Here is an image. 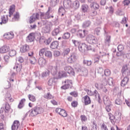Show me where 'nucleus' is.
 <instances>
[{
    "label": "nucleus",
    "mask_w": 130,
    "mask_h": 130,
    "mask_svg": "<svg viewBox=\"0 0 130 130\" xmlns=\"http://www.w3.org/2000/svg\"><path fill=\"white\" fill-rule=\"evenodd\" d=\"M117 49L118 51H122L124 49V46L122 45H119L117 47Z\"/></svg>",
    "instance_id": "69168bd1"
},
{
    "label": "nucleus",
    "mask_w": 130,
    "mask_h": 130,
    "mask_svg": "<svg viewBox=\"0 0 130 130\" xmlns=\"http://www.w3.org/2000/svg\"><path fill=\"white\" fill-rule=\"evenodd\" d=\"M25 102H26V99H21L18 105V108L19 109H22V108H23V107H24V106H25V104L24 103H25Z\"/></svg>",
    "instance_id": "b1692460"
},
{
    "label": "nucleus",
    "mask_w": 130,
    "mask_h": 130,
    "mask_svg": "<svg viewBox=\"0 0 130 130\" xmlns=\"http://www.w3.org/2000/svg\"><path fill=\"white\" fill-rule=\"evenodd\" d=\"M50 31V24H47L46 26L44 27L42 29V31L44 33H49Z\"/></svg>",
    "instance_id": "a878e982"
},
{
    "label": "nucleus",
    "mask_w": 130,
    "mask_h": 130,
    "mask_svg": "<svg viewBox=\"0 0 130 130\" xmlns=\"http://www.w3.org/2000/svg\"><path fill=\"white\" fill-rule=\"evenodd\" d=\"M82 99H84L85 105H89L91 103V99L88 95H85Z\"/></svg>",
    "instance_id": "aec40b11"
},
{
    "label": "nucleus",
    "mask_w": 130,
    "mask_h": 130,
    "mask_svg": "<svg viewBox=\"0 0 130 130\" xmlns=\"http://www.w3.org/2000/svg\"><path fill=\"white\" fill-rule=\"evenodd\" d=\"M73 5V8L74 9H76V10L77 9H79L80 8V2L79 1H75L73 3H72Z\"/></svg>",
    "instance_id": "f704fd0d"
},
{
    "label": "nucleus",
    "mask_w": 130,
    "mask_h": 130,
    "mask_svg": "<svg viewBox=\"0 0 130 130\" xmlns=\"http://www.w3.org/2000/svg\"><path fill=\"white\" fill-rule=\"evenodd\" d=\"M64 83L66 84V86L68 87V89L70 88V89H72L73 87V82L71 80H67L64 81Z\"/></svg>",
    "instance_id": "bb28decb"
},
{
    "label": "nucleus",
    "mask_w": 130,
    "mask_h": 130,
    "mask_svg": "<svg viewBox=\"0 0 130 130\" xmlns=\"http://www.w3.org/2000/svg\"><path fill=\"white\" fill-rule=\"evenodd\" d=\"M108 115L111 123L113 124L114 123V119H115V117L114 116V115L112 114L111 113H109Z\"/></svg>",
    "instance_id": "c9c22d12"
},
{
    "label": "nucleus",
    "mask_w": 130,
    "mask_h": 130,
    "mask_svg": "<svg viewBox=\"0 0 130 130\" xmlns=\"http://www.w3.org/2000/svg\"><path fill=\"white\" fill-rule=\"evenodd\" d=\"M44 111V109L43 108L36 106L30 110V115H31V116H36V115H38V114L43 113Z\"/></svg>",
    "instance_id": "f257e3e1"
},
{
    "label": "nucleus",
    "mask_w": 130,
    "mask_h": 130,
    "mask_svg": "<svg viewBox=\"0 0 130 130\" xmlns=\"http://www.w3.org/2000/svg\"><path fill=\"white\" fill-rule=\"evenodd\" d=\"M38 19H39V17H30L29 23L30 24H32V23H33L36 20H37Z\"/></svg>",
    "instance_id": "13d9d810"
},
{
    "label": "nucleus",
    "mask_w": 130,
    "mask_h": 130,
    "mask_svg": "<svg viewBox=\"0 0 130 130\" xmlns=\"http://www.w3.org/2000/svg\"><path fill=\"white\" fill-rule=\"evenodd\" d=\"M94 34H96L98 36H99L101 34V27H96L94 29Z\"/></svg>",
    "instance_id": "ea45409f"
},
{
    "label": "nucleus",
    "mask_w": 130,
    "mask_h": 130,
    "mask_svg": "<svg viewBox=\"0 0 130 130\" xmlns=\"http://www.w3.org/2000/svg\"><path fill=\"white\" fill-rule=\"evenodd\" d=\"M87 32L88 31L87 30H83L80 29L77 32L76 35L78 36V37H80V38H84Z\"/></svg>",
    "instance_id": "1a4fd4ad"
},
{
    "label": "nucleus",
    "mask_w": 130,
    "mask_h": 130,
    "mask_svg": "<svg viewBox=\"0 0 130 130\" xmlns=\"http://www.w3.org/2000/svg\"><path fill=\"white\" fill-rule=\"evenodd\" d=\"M87 43L89 44H97L98 43V41L96 38L92 35H88L87 36L85 39Z\"/></svg>",
    "instance_id": "7ed1b4c3"
},
{
    "label": "nucleus",
    "mask_w": 130,
    "mask_h": 130,
    "mask_svg": "<svg viewBox=\"0 0 130 130\" xmlns=\"http://www.w3.org/2000/svg\"><path fill=\"white\" fill-rule=\"evenodd\" d=\"M104 82H105V83H110V82L112 83L113 79L111 77H109V78H108V80H107V78L104 77Z\"/></svg>",
    "instance_id": "603ef678"
},
{
    "label": "nucleus",
    "mask_w": 130,
    "mask_h": 130,
    "mask_svg": "<svg viewBox=\"0 0 130 130\" xmlns=\"http://www.w3.org/2000/svg\"><path fill=\"white\" fill-rule=\"evenodd\" d=\"M54 83H55L54 78H50L48 81V86H52Z\"/></svg>",
    "instance_id": "3c124183"
},
{
    "label": "nucleus",
    "mask_w": 130,
    "mask_h": 130,
    "mask_svg": "<svg viewBox=\"0 0 130 130\" xmlns=\"http://www.w3.org/2000/svg\"><path fill=\"white\" fill-rule=\"evenodd\" d=\"M90 8L92 10H98L99 9V5L96 3L93 2L90 4Z\"/></svg>",
    "instance_id": "c85d7f7f"
},
{
    "label": "nucleus",
    "mask_w": 130,
    "mask_h": 130,
    "mask_svg": "<svg viewBox=\"0 0 130 130\" xmlns=\"http://www.w3.org/2000/svg\"><path fill=\"white\" fill-rule=\"evenodd\" d=\"M71 37V34L70 32H65L62 37V39H69Z\"/></svg>",
    "instance_id": "c03bdc74"
},
{
    "label": "nucleus",
    "mask_w": 130,
    "mask_h": 130,
    "mask_svg": "<svg viewBox=\"0 0 130 130\" xmlns=\"http://www.w3.org/2000/svg\"><path fill=\"white\" fill-rule=\"evenodd\" d=\"M128 80H129L128 76H125V77L121 81V86L122 87H124L126 85H127Z\"/></svg>",
    "instance_id": "2eb2a0df"
},
{
    "label": "nucleus",
    "mask_w": 130,
    "mask_h": 130,
    "mask_svg": "<svg viewBox=\"0 0 130 130\" xmlns=\"http://www.w3.org/2000/svg\"><path fill=\"white\" fill-rule=\"evenodd\" d=\"M2 22H0L1 25H3V24H6L7 22H8V17H1Z\"/></svg>",
    "instance_id": "a19ab883"
},
{
    "label": "nucleus",
    "mask_w": 130,
    "mask_h": 130,
    "mask_svg": "<svg viewBox=\"0 0 130 130\" xmlns=\"http://www.w3.org/2000/svg\"><path fill=\"white\" fill-rule=\"evenodd\" d=\"M33 35L35 39L37 40V41H39V39L41 37V34L40 32H35L33 33Z\"/></svg>",
    "instance_id": "2f4dec72"
},
{
    "label": "nucleus",
    "mask_w": 130,
    "mask_h": 130,
    "mask_svg": "<svg viewBox=\"0 0 130 130\" xmlns=\"http://www.w3.org/2000/svg\"><path fill=\"white\" fill-rule=\"evenodd\" d=\"M103 101L105 105H109L111 103L110 102V100H109V98L107 95H105L103 97Z\"/></svg>",
    "instance_id": "393cba45"
},
{
    "label": "nucleus",
    "mask_w": 130,
    "mask_h": 130,
    "mask_svg": "<svg viewBox=\"0 0 130 130\" xmlns=\"http://www.w3.org/2000/svg\"><path fill=\"white\" fill-rule=\"evenodd\" d=\"M83 64H86V66L89 67L92 64V61L84 59L83 60Z\"/></svg>",
    "instance_id": "49530a36"
},
{
    "label": "nucleus",
    "mask_w": 130,
    "mask_h": 130,
    "mask_svg": "<svg viewBox=\"0 0 130 130\" xmlns=\"http://www.w3.org/2000/svg\"><path fill=\"white\" fill-rule=\"evenodd\" d=\"M92 19H95V24L96 25V26H99V25H101V24H102V21L103 19H102V17H94L92 18Z\"/></svg>",
    "instance_id": "4be33fe9"
},
{
    "label": "nucleus",
    "mask_w": 130,
    "mask_h": 130,
    "mask_svg": "<svg viewBox=\"0 0 130 130\" xmlns=\"http://www.w3.org/2000/svg\"><path fill=\"white\" fill-rule=\"evenodd\" d=\"M111 74L110 70L109 69H106L104 71V75L106 77H109Z\"/></svg>",
    "instance_id": "6e6d98bb"
},
{
    "label": "nucleus",
    "mask_w": 130,
    "mask_h": 130,
    "mask_svg": "<svg viewBox=\"0 0 130 130\" xmlns=\"http://www.w3.org/2000/svg\"><path fill=\"white\" fill-rule=\"evenodd\" d=\"M81 9L84 13H87L89 10V6L87 4H83L81 6Z\"/></svg>",
    "instance_id": "7c9ffc66"
},
{
    "label": "nucleus",
    "mask_w": 130,
    "mask_h": 130,
    "mask_svg": "<svg viewBox=\"0 0 130 130\" xmlns=\"http://www.w3.org/2000/svg\"><path fill=\"white\" fill-rule=\"evenodd\" d=\"M51 8L49 7L48 10L47 12H41L40 11L38 12V13H36L35 17H48L49 16V14H50V10Z\"/></svg>",
    "instance_id": "39448f33"
},
{
    "label": "nucleus",
    "mask_w": 130,
    "mask_h": 130,
    "mask_svg": "<svg viewBox=\"0 0 130 130\" xmlns=\"http://www.w3.org/2000/svg\"><path fill=\"white\" fill-rule=\"evenodd\" d=\"M20 126V121L19 120H15L11 126L12 130H17Z\"/></svg>",
    "instance_id": "9b49d317"
},
{
    "label": "nucleus",
    "mask_w": 130,
    "mask_h": 130,
    "mask_svg": "<svg viewBox=\"0 0 130 130\" xmlns=\"http://www.w3.org/2000/svg\"><path fill=\"white\" fill-rule=\"evenodd\" d=\"M10 105L8 103L6 104V105H5V112H9V111H10Z\"/></svg>",
    "instance_id": "0e129e2a"
},
{
    "label": "nucleus",
    "mask_w": 130,
    "mask_h": 130,
    "mask_svg": "<svg viewBox=\"0 0 130 130\" xmlns=\"http://www.w3.org/2000/svg\"><path fill=\"white\" fill-rule=\"evenodd\" d=\"M59 115H61L63 117H67V116H68V113L66 110L62 109V111H61Z\"/></svg>",
    "instance_id": "8fccbe9b"
},
{
    "label": "nucleus",
    "mask_w": 130,
    "mask_h": 130,
    "mask_svg": "<svg viewBox=\"0 0 130 130\" xmlns=\"http://www.w3.org/2000/svg\"><path fill=\"white\" fill-rule=\"evenodd\" d=\"M73 44H74V46L77 47L80 46V45H81V42H79V41H77L76 40H72Z\"/></svg>",
    "instance_id": "a18cd8bd"
},
{
    "label": "nucleus",
    "mask_w": 130,
    "mask_h": 130,
    "mask_svg": "<svg viewBox=\"0 0 130 130\" xmlns=\"http://www.w3.org/2000/svg\"><path fill=\"white\" fill-rule=\"evenodd\" d=\"M75 69L77 70V72H81L83 67H82L79 64H76L75 66Z\"/></svg>",
    "instance_id": "864d4df0"
},
{
    "label": "nucleus",
    "mask_w": 130,
    "mask_h": 130,
    "mask_svg": "<svg viewBox=\"0 0 130 130\" xmlns=\"http://www.w3.org/2000/svg\"><path fill=\"white\" fill-rule=\"evenodd\" d=\"M80 72L82 73V75L84 77H87L88 76V70L86 68L82 67Z\"/></svg>",
    "instance_id": "c756f323"
},
{
    "label": "nucleus",
    "mask_w": 130,
    "mask_h": 130,
    "mask_svg": "<svg viewBox=\"0 0 130 130\" xmlns=\"http://www.w3.org/2000/svg\"><path fill=\"white\" fill-rule=\"evenodd\" d=\"M63 5L64 9H73L74 8L73 2L71 0H64Z\"/></svg>",
    "instance_id": "20e7f679"
},
{
    "label": "nucleus",
    "mask_w": 130,
    "mask_h": 130,
    "mask_svg": "<svg viewBox=\"0 0 130 130\" xmlns=\"http://www.w3.org/2000/svg\"><path fill=\"white\" fill-rule=\"evenodd\" d=\"M123 55L124 56V53L122 51H118V52L116 53V56L118 57L123 56Z\"/></svg>",
    "instance_id": "338daca9"
},
{
    "label": "nucleus",
    "mask_w": 130,
    "mask_h": 130,
    "mask_svg": "<svg viewBox=\"0 0 130 130\" xmlns=\"http://www.w3.org/2000/svg\"><path fill=\"white\" fill-rule=\"evenodd\" d=\"M67 74L66 71H59L58 73V76L57 77V79H61V78H64L65 77H67Z\"/></svg>",
    "instance_id": "6ab92c4d"
},
{
    "label": "nucleus",
    "mask_w": 130,
    "mask_h": 130,
    "mask_svg": "<svg viewBox=\"0 0 130 130\" xmlns=\"http://www.w3.org/2000/svg\"><path fill=\"white\" fill-rule=\"evenodd\" d=\"M59 2V0H51L50 4L52 7H55Z\"/></svg>",
    "instance_id": "5fc2aeb1"
},
{
    "label": "nucleus",
    "mask_w": 130,
    "mask_h": 130,
    "mask_svg": "<svg viewBox=\"0 0 130 130\" xmlns=\"http://www.w3.org/2000/svg\"><path fill=\"white\" fill-rule=\"evenodd\" d=\"M34 36L33 32H31L28 35V36L26 37V41L27 42H33L34 41Z\"/></svg>",
    "instance_id": "412c9836"
},
{
    "label": "nucleus",
    "mask_w": 130,
    "mask_h": 130,
    "mask_svg": "<svg viewBox=\"0 0 130 130\" xmlns=\"http://www.w3.org/2000/svg\"><path fill=\"white\" fill-rule=\"evenodd\" d=\"M16 54H17V52L15 50H11L9 52V55L10 56H11V57L13 56H15Z\"/></svg>",
    "instance_id": "4d7b16f0"
},
{
    "label": "nucleus",
    "mask_w": 130,
    "mask_h": 130,
    "mask_svg": "<svg viewBox=\"0 0 130 130\" xmlns=\"http://www.w3.org/2000/svg\"><path fill=\"white\" fill-rule=\"evenodd\" d=\"M30 50V47L27 44L23 45L21 47H20V52L22 53H25V52H27Z\"/></svg>",
    "instance_id": "9d476101"
},
{
    "label": "nucleus",
    "mask_w": 130,
    "mask_h": 130,
    "mask_svg": "<svg viewBox=\"0 0 130 130\" xmlns=\"http://www.w3.org/2000/svg\"><path fill=\"white\" fill-rule=\"evenodd\" d=\"M91 22L89 20L84 21L82 24L83 28H88L91 26Z\"/></svg>",
    "instance_id": "cd10ccee"
},
{
    "label": "nucleus",
    "mask_w": 130,
    "mask_h": 130,
    "mask_svg": "<svg viewBox=\"0 0 130 130\" xmlns=\"http://www.w3.org/2000/svg\"><path fill=\"white\" fill-rule=\"evenodd\" d=\"M45 56H46V57H48V58L51 59L52 58V53L51 51H47L46 50L45 53Z\"/></svg>",
    "instance_id": "473e14b6"
},
{
    "label": "nucleus",
    "mask_w": 130,
    "mask_h": 130,
    "mask_svg": "<svg viewBox=\"0 0 130 130\" xmlns=\"http://www.w3.org/2000/svg\"><path fill=\"white\" fill-rule=\"evenodd\" d=\"M115 103L117 105H121V104H122V101L120 99H117L115 100Z\"/></svg>",
    "instance_id": "052dcab7"
},
{
    "label": "nucleus",
    "mask_w": 130,
    "mask_h": 130,
    "mask_svg": "<svg viewBox=\"0 0 130 130\" xmlns=\"http://www.w3.org/2000/svg\"><path fill=\"white\" fill-rule=\"evenodd\" d=\"M10 51V47L7 45H4L0 48V53H7Z\"/></svg>",
    "instance_id": "4468645a"
},
{
    "label": "nucleus",
    "mask_w": 130,
    "mask_h": 130,
    "mask_svg": "<svg viewBox=\"0 0 130 130\" xmlns=\"http://www.w3.org/2000/svg\"><path fill=\"white\" fill-rule=\"evenodd\" d=\"M64 70L66 73L71 75V76H75V71H74V69L70 66H66L64 68Z\"/></svg>",
    "instance_id": "0eeeda50"
},
{
    "label": "nucleus",
    "mask_w": 130,
    "mask_h": 130,
    "mask_svg": "<svg viewBox=\"0 0 130 130\" xmlns=\"http://www.w3.org/2000/svg\"><path fill=\"white\" fill-rule=\"evenodd\" d=\"M129 72V70L127 68V64L123 65L121 69V73L122 74V76H128Z\"/></svg>",
    "instance_id": "6e6552de"
},
{
    "label": "nucleus",
    "mask_w": 130,
    "mask_h": 130,
    "mask_svg": "<svg viewBox=\"0 0 130 130\" xmlns=\"http://www.w3.org/2000/svg\"><path fill=\"white\" fill-rule=\"evenodd\" d=\"M50 17H41V21L40 22V24L41 26H44V25H46V24L47 23V19H49Z\"/></svg>",
    "instance_id": "5701e85b"
},
{
    "label": "nucleus",
    "mask_w": 130,
    "mask_h": 130,
    "mask_svg": "<svg viewBox=\"0 0 130 130\" xmlns=\"http://www.w3.org/2000/svg\"><path fill=\"white\" fill-rule=\"evenodd\" d=\"M59 44V42L57 41H54L51 44L50 47L52 49H55L57 48V46H58Z\"/></svg>",
    "instance_id": "a211bd4d"
},
{
    "label": "nucleus",
    "mask_w": 130,
    "mask_h": 130,
    "mask_svg": "<svg viewBox=\"0 0 130 130\" xmlns=\"http://www.w3.org/2000/svg\"><path fill=\"white\" fill-rule=\"evenodd\" d=\"M46 52V48H42V49L40 50L39 51V55L40 56H43L44 55V53L45 54V52Z\"/></svg>",
    "instance_id": "09e8293b"
},
{
    "label": "nucleus",
    "mask_w": 130,
    "mask_h": 130,
    "mask_svg": "<svg viewBox=\"0 0 130 130\" xmlns=\"http://www.w3.org/2000/svg\"><path fill=\"white\" fill-rule=\"evenodd\" d=\"M13 69L14 70L16 69V72H20V71H21V69H22V64L16 63L15 66L14 67Z\"/></svg>",
    "instance_id": "4c0bfd02"
},
{
    "label": "nucleus",
    "mask_w": 130,
    "mask_h": 130,
    "mask_svg": "<svg viewBox=\"0 0 130 130\" xmlns=\"http://www.w3.org/2000/svg\"><path fill=\"white\" fill-rule=\"evenodd\" d=\"M85 91L87 92V95H89V96H94V92H92L91 90L87 89Z\"/></svg>",
    "instance_id": "e2e57ef3"
},
{
    "label": "nucleus",
    "mask_w": 130,
    "mask_h": 130,
    "mask_svg": "<svg viewBox=\"0 0 130 130\" xmlns=\"http://www.w3.org/2000/svg\"><path fill=\"white\" fill-rule=\"evenodd\" d=\"M50 73V71L48 70H46L45 72H43L42 77L43 78H45L47 77V76H49V74Z\"/></svg>",
    "instance_id": "79ce46f5"
},
{
    "label": "nucleus",
    "mask_w": 130,
    "mask_h": 130,
    "mask_svg": "<svg viewBox=\"0 0 130 130\" xmlns=\"http://www.w3.org/2000/svg\"><path fill=\"white\" fill-rule=\"evenodd\" d=\"M28 97L29 100H30V101H32V102H35V101H36V98H35V96L32 94H28Z\"/></svg>",
    "instance_id": "37998d69"
},
{
    "label": "nucleus",
    "mask_w": 130,
    "mask_h": 130,
    "mask_svg": "<svg viewBox=\"0 0 130 130\" xmlns=\"http://www.w3.org/2000/svg\"><path fill=\"white\" fill-rule=\"evenodd\" d=\"M101 128L103 130H108V128L107 126L105 124V123H103L101 125Z\"/></svg>",
    "instance_id": "774afa93"
},
{
    "label": "nucleus",
    "mask_w": 130,
    "mask_h": 130,
    "mask_svg": "<svg viewBox=\"0 0 130 130\" xmlns=\"http://www.w3.org/2000/svg\"><path fill=\"white\" fill-rule=\"evenodd\" d=\"M4 37L6 39H12L14 38V32L11 31L8 33H6L4 35Z\"/></svg>",
    "instance_id": "f3484780"
},
{
    "label": "nucleus",
    "mask_w": 130,
    "mask_h": 130,
    "mask_svg": "<svg viewBox=\"0 0 130 130\" xmlns=\"http://www.w3.org/2000/svg\"><path fill=\"white\" fill-rule=\"evenodd\" d=\"M29 60H30V63L31 64H34L35 62H36V58H35V57H31L29 59Z\"/></svg>",
    "instance_id": "bf43d9fd"
},
{
    "label": "nucleus",
    "mask_w": 130,
    "mask_h": 130,
    "mask_svg": "<svg viewBox=\"0 0 130 130\" xmlns=\"http://www.w3.org/2000/svg\"><path fill=\"white\" fill-rule=\"evenodd\" d=\"M78 49L80 52L82 53H84L86 52V51H88L89 50H92V46H88L86 43H81L78 47Z\"/></svg>",
    "instance_id": "f03ea898"
},
{
    "label": "nucleus",
    "mask_w": 130,
    "mask_h": 130,
    "mask_svg": "<svg viewBox=\"0 0 130 130\" xmlns=\"http://www.w3.org/2000/svg\"><path fill=\"white\" fill-rule=\"evenodd\" d=\"M116 15H117V16H123L124 15V13L122 11V10L118 9V11L116 12Z\"/></svg>",
    "instance_id": "de8ad7c7"
},
{
    "label": "nucleus",
    "mask_w": 130,
    "mask_h": 130,
    "mask_svg": "<svg viewBox=\"0 0 130 130\" xmlns=\"http://www.w3.org/2000/svg\"><path fill=\"white\" fill-rule=\"evenodd\" d=\"M61 32V28H60V26H58L57 27H55L54 30H52L51 34L52 36H56L59 34Z\"/></svg>",
    "instance_id": "f8f14e48"
},
{
    "label": "nucleus",
    "mask_w": 130,
    "mask_h": 130,
    "mask_svg": "<svg viewBox=\"0 0 130 130\" xmlns=\"http://www.w3.org/2000/svg\"><path fill=\"white\" fill-rule=\"evenodd\" d=\"M77 60V55L75 53H72L69 57L68 58L67 61L69 63H74L75 61Z\"/></svg>",
    "instance_id": "423d86ee"
},
{
    "label": "nucleus",
    "mask_w": 130,
    "mask_h": 130,
    "mask_svg": "<svg viewBox=\"0 0 130 130\" xmlns=\"http://www.w3.org/2000/svg\"><path fill=\"white\" fill-rule=\"evenodd\" d=\"M107 105L106 106V111H107V112H110V111H111V104H109V105Z\"/></svg>",
    "instance_id": "680f3d73"
},
{
    "label": "nucleus",
    "mask_w": 130,
    "mask_h": 130,
    "mask_svg": "<svg viewBox=\"0 0 130 130\" xmlns=\"http://www.w3.org/2000/svg\"><path fill=\"white\" fill-rule=\"evenodd\" d=\"M44 98H45V99H53V96L50 94V92H48L47 93H45Z\"/></svg>",
    "instance_id": "58836bf2"
},
{
    "label": "nucleus",
    "mask_w": 130,
    "mask_h": 130,
    "mask_svg": "<svg viewBox=\"0 0 130 130\" xmlns=\"http://www.w3.org/2000/svg\"><path fill=\"white\" fill-rule=\"evenodd\" d=\"M105 43L106 46H110V43H111V36L110 35H106L105 38Z\"/></svg>",
    "instance_id": "ddd939ff"
},
{
    "label": "nucleus",
    "mask_w": 130,
    "mask_h": 130,
    "mask_svg": "<svg viewBox=\"0 0 130 130\" xmlns=\"http://www.w3.org/2000/svg\"><path fill=\"white\" fill-rule=\"evenodd\" d=\"M14 12H15V5L11 6L9 9V17L14 14Z\"/></svg>",
    "instance_id": "e433bc0d"
},
{
    "label": "nucleus",
    "mask_w": 130,
    "mask_h": 130,
    "mask_svg": "<svg viewBox=\"0 0 130 130\" xmlns=\"http://www.w3.org/2000/svg\"><path fill=\"white\" fill-rule=\"evenodd\" d=\"M51 73L53 76H55L57 74V67H52L51 69Z\"/></svg>",
    "instance_id": "72a5a7b5"
},
{
    "label": "nucleus",
    "mask_w": 130,
    "mask_h": 130,
    "mask_svg": "<svg viewBox=\"0 0 130 130\" xmlns=\"http://www.w3.org/2000/svg\"><path fill=\"white\" fill-rule=\"evenodd\" d=\"M38 63L41 67H44L46 64V60L43 57H40L39 58Z\"/></svg>",
    "instance_id": "dca6fc26"
}]
</instances>
